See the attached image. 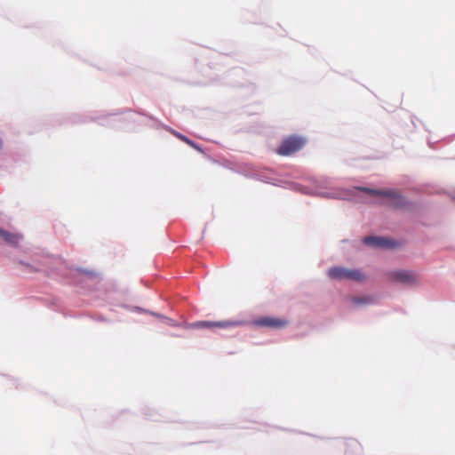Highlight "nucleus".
<instances>
[{"label":"nucleus","mask_w":455,"mask_h":455,"mask_svg":"<svg viewBox=\"0 0 455 455\" xmlns=\"http://www.w3.org/2000/svg\"><path fill=\"white\" fill-rule=\"evenodd\" d=\"M357 188L359 190L366 192L370 195L379 196L386 198L387 202L385 204L393 208L405 209L408 206L407 201L396 190H393V189L378 190V189H372V188H363V187H359Z\"/></svg>","instance_id":"nucleus-1"},{"label":"nucleus","mask_w":455,"mask_h":455,"mask_svg":"<svg viewBox=\"0 0 455 455\" xmlns=\"http://www.w3.org/2000/svg\"><path fill=\"white\" fill-rule=\"evenodd\" d=\"M306 139L300 136H290L284 139L276 152L278 155L283 156H289L299 150H300L306 145Z\"/></svg>","instance_id":"nucleus-2"},{"label":"nucleus","mask_w":455,"mask_h":455,"mask_svg":"<svg viewBox=\"0 0 455 455\" xmlns=\"http://www.w3.org/2000/svg\"><path fill=\"white\" fill-rule=\"evenodd\" d=\"M328 275L332 279H347L353 281H362L364 275L357 269H347L341 267H334L329 269Z\"/></svg>","instance_id":"nucleus-3"},{"label":"nucleus","mask_w":455,"mask_h":455,"mask_svg":"<svg viewBox=\"0 0 455 455\" xmlns=\"http://www.w3.org/2000/svg\"><path fill=\"white\" fill-rule=\"evenodd\" d=\"M391 281L407 285H414L418 283V275L409 270H396L388 274Z\"/></svg>","instance_id":"nucleus-4"},{"label":"nucleus","mask_w":455,"mask_h":455,"mask_svg":"<svg viewBox=\"0 0 455 455\" xmlns=\"http://www.w3.org/2000/svg\"><path fill=\"white\" fill-rule=\"evenodd\" d=\"M255 324L270 329H282L287 326L288 322L274 316H262L255 320Z\"/></svg>","instance_id":"nucleus-5"},{"label":"nucleus","mask_w":455,"mask_h":455,"mask_svg":"<svg viewBox=\"0 0 455 455\" xmlns=\"http://www.w3.org/2000/svg\"><path fill=\"white\" fill-rule=\"evenodd\" d=\"M363 243L369 246L385 249L394 248L396 245V243L391 239L371 235L364 237Z\"/></svg>","instance_id":"nucleus-6"},{"label":"nucleus","mask_w":455,"mask_h":455,"mask_svg":"<svg viewBox=\"0 0 455 455\" xmlns=\"http://www.w3.org/2000/svg\"><path fill=\"white\" fill-rule=\"evenodd\" d=\"M0 237L9 245L17 246L21 239L18 234H13L0 228Z\"/></svg>","instance_id":"nucleus-7"},{"label":"nucleus","mask_w":455,"mask_h":455,"mask_svg":"<svg viewBox=\"0 0 455 455\" xmlns=\"http://www.w3.org/2000/svg\"><path fill=\"white\" fill-rule=\"evenodd\" d=\"M230 325H233V323L222 321V322H213V321H200L195 323V326L200 328H227Z\"/></svg>","instance_id":"nucleus-8"},{"label":"nucleus","mask_w":455,"mask_h":455,"mask_svg":"<svg viewBox=\"0 0 455 455\" xmlns=\"http://www.w3.org/2000/svg\"><path fill=\"white\" fill-rule=\"evenodd\" d=\"M355 302L357 304H366L369 302V299L366 298H356L355 299Z\"/></svg>","instance_id":"nucleus-9"},{"label":"nucleus","mask_w":455,"mask_h":455,"mask_svg":"<svg viewBox=\"0 0 455 455\" xmlns=\"http://www.w3.org/2000/svg\"><path fill=\"white\" fill-rule=\"evenodd\" d=\"M182 140L186 141L187 143L190 144V145H193V143L187 138H185L184 136H180Z\"/></svg>","instance_id":"nucleus-10"}]
</instances>
